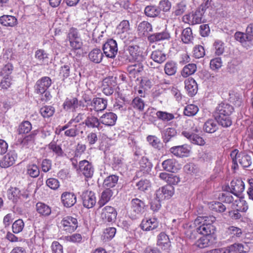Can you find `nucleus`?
<instances>
[{"label": "nucleus", "instance_id": "obj_1", "mask_svg": "<svg viewBox=\"0 0 253 253\" xmlns=\"http://www.w3.org/2000/svg\"><path fill=\"white\" fill-rule=\"evenodd\" d=\"M215 221L213 216H198L194 221V224L197 227V231L203 236H209L214 234L215 227L213 223Z\"/></svg>", "mask_w": 253, "mask_h": 253}, {"label": "nucleus", "instance_id": "obj_2", "mask_svg": "<svg viewBox=\"0 0 253 253\" xmlns=\"http://www.w3.org/2000/svg\"><path fill=\"white\" fill-rule=\"evenodd\" d=\"M78 227V220L76 217L70 215L62 218L60 221V229L66 233L74 232Z\"/></svg>", "mask_w": 253, "mask_h": 253}, {"label": "nucleus", "instance_id": "obj_3", "mask_svg": "<svg viewBox=\"0 0 253 253\" xmlns=\"http://www.w3.org/2000/svg\"><path fill=\"white\" fill-rule=\"evenodd\" d=\"M221 110L220 106L217 107L213 113L215 121L209 120L205 123L203 128L205 132L211 133L218 129L217 123L219 124L221 123Z\"/></svg>", "mask_w": 253, "mask_h": 253}, {"label": "nucleus", "instance_id": "obj_4", "mask_svg": "<svg viewBox=\"0 0 253 253\" xmlns=\"http://www.w3.org/2000/svg\"><path fill=\"white\" fill-rule=\"evenodd\" d=\"M102 50L107 58L114 59L118 50L117 42L112 39L107 40L103 45Z\"/></svg>", "mask_w": 253, "mask_h": 253}, {"label": "nucleus", "instance_id": "obj_5", "mask_svg": "<svg viewBox=\"0 0 253 253\" xmlns=\"http://www.w3.org/2000/svg\"><path fill=\"white\" fill-rule=\"evenodd\" d=\"M199 131L197 127H195L192 131L184 130L182 134L187 138L191 143L199 146H204L206 144L205 140L199 135L195 133Z\"/></svg>", "mask_w": 253, "mask_h": 253}, {"label": "nucleus", "instance_id": "obj_6", "mask_svg": "<svg viewBox=\"0 0 253 253\" xmlns=\"http://www.w3.org/2000/svg\"><path fill=\"white\" fill-rule=\"evenodd\" d=\"M118 213L115 208L106 206L102 208L100 218L103 222H112L116 220Z\"/></svg>", "mask_w": 253, "mask_h": 253}, {"label": "nucleus", "instance_id": "obj_7", "mask_svg": "<svg viewBox=\"0 0 253 253\" xmlns=\"http://www.w3.org/2000/svg\"><path fill=\"white\" fill-rule=\"evenodd\" d=\"M245 189V184L241 179H233L230 182V186L227 185L225 190L230 191L235 196H239Z\"/></svg>", "mask_w": 253, "mask_h": 253}, {"label": "nucleus", "instance_id": "obj_8", "mask_svg": "<svg viewBox=\"0 0 253 253\" xmlns=\"http://www.w3.org/2000/svg\"><path fill=\"white\" fill-rule=\"evenodd\" d=\"M175 192L174 188L171 185H165L156 192L157 198L163 201L170 199Z\"/></svg>", "mask_w": 253, "mask_h": 253}, {"label": "nucleus", "instance_id": "obj_9", "mask_svg": "<svg viewBox=\"0 0 253 253\" xmlns=\"http://www.w3.org/2000/svg\"><path fill=\"white\" fill-rule=\"evenodd\" d=\"M170 152L177 157H188L190 154L191 148L187 144L173 146L169 149Z\"/></svg>", "mask_w": 253, "mask_h": 253}, {"label": "nucleus", "instance_id": "obj_10", "mask_svg": "<svg viewBox=\"0 0 253 253\" xmlns=\"http://www.w3.org/2000/svg\"><path fill=\"white\" fill-rule=\"evenodd\" d=\"M159 226V221L155 217H144L140 224V228L144 231L156 229Z\"/></svg>", "mask_w": 253, "mask_h": 253}, {"label": "nucleus", "instance_id": "obj_11", "mask_svg": "<svg viewBox=\"0 0 253 253\" xmlns=\"http://www.w3.org/2000/svg\"><path fill=\"white\" fill-rule=\"evenodd\" d=\"M52 81L48 77H43L36 82L35 90L37 93L43 94L51 85Z\"/></svg>", "mask_w": 253, "mask_h": 253}, {"label": "nucleus", "instance_id": "obj_12", "mask_svg": "<svg viewBox=\"0 0 253 253\" xmlns=\"http://www.w3.org/2000/svg\"><path fill=\"white\" fill-rule=\"evenodd\" d=\"M84 206L87 209L93 208L96 203V197L93 192L86 190L81 196Z\"/></svg>", "mask_w": 253, "mask_h": 253}, {"label": "nucleus", "instance_id": "obj_13", "mask_svg": "<svg viewBox=\"0 0 253 253\" xmlns=\"http://www.w3.org/2000/svg\"><path fill=\"white\" fill-rule=\"evenodd\" d=\"M107 99L100 97L94 98L91 101L90 110L96 112H102L107 108Z\"/></svg>", "mask_w": 253, "mask_h": 253}, {"label": "nucleus", "instance_id": "obj_14", "mask_svg": "<svg viewBox=\"0 0 253 253\" xmlns=\"http://www.w3.org/2000/svg\"><path fill=\"white\" fill-rule=\"evenodd\" d=\"M61 201L65 207L71 208L76 203L77 196L73 192H64L61 194Z\"/></svg>", "mask_w": 253, "mask_h": 253}, {"label": "nucleus", "instance_id": "obj_15", "mask_svg": "<svg viewBox=\"0 0 253 253\" xmlns=\"http://www.w3.org/2000/svg\"><path fill=\"white\" fill-rule=\"evenodd\" d=\"M79 170L87 178H90L93 174V168L91 163L87 160H83L79 163Z\"/></svg>", "mask_w": 253, "mask_h": 253}, {"label": "nucleus", "instance_id": "obj_16", "mask_svg": "<svg viewBox=\"0 0 253 253\" xmlns=\"http://www.w3.org/2000/svg\"><path fill=\"white\" fill-rule=\"evenodd\" d=\"M17 158V155L12 152L6 154L0 160V167L2 168H7L13 165Z\"/></svg>", "mask_w": 253, "mask_h": 253}, {"label": "nucleus", "instance_id": "obj_17", "mask_svg": "<svg viewBox=\"0 0 253 253\" xmlns=\"http://www.w3.org/2000/svg\"><path fill=\"white\" fill-rule=\"evenodd\" d=\"M35 209L39 216L42 217H47L52 213L51 208L48 205L41 202H39L36 204Z\"/></svg>", "mask_w": 253, "mask_h": 253}, {"label": "nucleus", "instance_id": "obj_18", "mask_svg": "<svg viewBox=\"0 0 253 253\" xmlns=\"http://www.w3.org/2000/svg\"><path fill=\"white\" fill-rule=\"evenodd\" d=\"M79 102L76 97L70 96L66 98L62 106L66 111H75L79 107Z\"/></svg>", "mask_w": 253, "mask_h": 253}, {"label": "nucleus", "instance_id": "obj_19", "mask_svg": "<svg viewBox=\"0 0 253 253\" xmlns=\"http://www.w3.org/2000/svg\"><path fill=\"white\" fill-rule=\"evenodd\" d=\"M231 209L242 212H245L248 209V206L243 198L240 197L239 196H235L234 202H233L231 205Z\"/></svg>", "mask_w": 253, "mask_h": 253}, {"label": "nucleus", "instance_id": "obj_20", "mask_svg": "<svg viewBox=\"0 0 253 253\" xmlns=\"http://www.w3.org/2000/svg\"><path fill=\"white\" fill-rule=\"evenodd\" d=\"M157 245L162 250H169L171 242L169 236L164 232H161L157 236Z\"/></svg>", "mask_w": 253, "mask_h": 253}, {"label": "nucleus", "instance_id": "obj_21", "mask_svg": "<svg viewBox=\"0 0 253 253\" xmlns=\"http://www.w3.org/2000/svg\"><path fill=\"white\" fill-rule=\"evenodd\" d=\"M185 88L190 96H194L198 91V85L192 78H189L184 81Z\"/></svg>", "mask_w": 253, "mask_h": 253}, {"label": "nucleus", "instance_id": "obj_22", "mask_svg": "<svg viewBox=\"0 0 253 253\" xmlns=\"http://www.w3.org/2000/svg\"><path fill=\"white\" fill-rule=\"evenodd\" d=\"M117 116L113 112H108L100 117V123L107 126H113L116 124Z\"/></svg>", "mask_w": 253, "mask_h": 253}, {"label": "nucleus", "instance_id": "obj_23", "mask_svg": "<svg viewBox=\"0 0 253 253\" xmlns=\"http://www.w3.org/2000/svg\"><path fill=\"white\" fill-rule=\"evenodd\" d=\"M161 179L164 180L168 183V185H176L180 182V178L177 175L168 173L165 172H161L159 174Z\"/></svg>", "mask_w": 253, "mask_h": 253}, {"label": "nucleus", "instance_id": "obj_24", "mask_svg": "<svg viewBox=\"0 0 253 253\" xmlns=\"http://www.w3.org/2000/svg\"><path fill=\"white\" fill-rule=\"evenodd\" d=\"M152 31L151 25L147 21H142L138 26L137 33L140 37L148 36L149 32Z\"/></svg>", "mask_w": 253, "mask_h": 253}, {"label": "nucleus", "instance_id": "obj_25", "mask_svg": "<svg viewBox=\"0 0 253 253\" xmlns=\"http://www.w3.org/2000/svg\"><path fill=\"white\" fill-rule=\"evenodd\" d=\"M127 71L130 77L135 78L143 71V66L141 63H137L128 66Z\"/></svg>", "mask_w": 253, "mask_h": 253}, {"label": "nucleus", "instance_id": "obj_26", "mask_svg": "<svg viewBox=\"0 0 253 253\" xmlns=\"http://www.w3.org/2000/svg\"><path fill=\"white\" fill-rule=\"evenodd\" d=\"M113 191L112 189L105 188L102 192L100 198L98 202V205L99 208L102 207L107 203L113 196Z\"/></svg>", "mask_w": 253, "mask_h": 253}, {"label": "nucleus", "instance_id": "obj_27", "mask_svg": "<svg viewBox=\"0 0 253 253\" xmlns=\"http://www.w3.org/2000/svg\"><path fill=\"white\" fill-rule=\"evenodd\" d=\"M103 53L99 48L93 49L88 54L89 60L95 63H100L103 58Z\"/></svg>", "mask_w": 253, "mask_h": 253}, {"label": "nucleus", "instance_id": "obj_28", "mask_svg": "<svg viewBox=\"0 0 253 253\" xmlns=\"http://www.w3.org/2000/svg\"><path fill=\"white\" fill-rule=\"evenodd\" d=\"M119 176L115 174H112L106 177L103 181V186L105 188L111 189L115 187L118 183Z\"/></svg>", "mask_w": 253, "mask_h": 253}, {"label": "nucleus", "instance_id": "obj_29", "mask_svg": "<svg viewBox=\"0 0 253 253\" xmlns=\"http://www.w3.org/2000/svg\"><path fill=\"white\" fill-rule=\"evenodd\" d=\"M181 39L184 43H193L194 36L192 30L190 28H186L183 29L181 35Z\"/></svg>", "mask_w": 253, "mask_h": 253}, {"label": "nucleus", "instance_id": "obj_30", "mask_svg": "<svg viewBox=\"0 0 253 253\" xmlns=\"http://www.w3.org/2000/svg\"><path fill=\"white\" fill-rule=\"evenodd\" d=\"M131 208L136 213L139 214L143 212L145 204L144 201L138 199H133L131 201Z\"/></svg>", "mask_w": 253, "mask_h": 253}, {"label": "nucleus", "instance_id": "obj_31", "mask_svg": "<svg viewBox=\"0 0 253 253\" xmlns=\"http://www.w3.org/2000/svg\"><path fill=\"white\" fill-rule=\"evenodd\" d=\"M110 79H105L103 81L102 92L106 95H110L114 92V84Z\"/></svg>", "mask_w": 253, "mask_h": 253}, {"label": "nucleus", "instance_id": "obj_32", "mask_svg": "<svg viewBox=\"0 0 253 253\" xmlns=\"http://www.w3.org/2000/svg\"><path fill=\"white\" fill-rule=\"evenodd\" d=\"M176 161L174 159H169L165 160L162 164L163 169L167 171L174 172L176 170Z\"/></svg>", "mask_w": 253, "mask_h": 253}, {"label": "nucleus", "instance_id": "obj_33", "mask_svg": "<svg viewBox=\"0 0 253 253\" xmlns=\"http://www.w3.org/2000/svg\"><path fill=\"white\" fill-rule=\"evenodd\" d=\"M169 34L166 32L157 33L148 36V40L150 42L153 43L162 40H167L169 38Z\"/></svg>", "mask_w": 253, "mask_h": 253}, {"label": "nucleus", "instance_id": "obj_34", "mask_svg": "<svg viewBox=\"0 0 253 253\" xmlns=\"http://www.w3.org/2000/svg\"><path fill=\"white\" fill-rule=\"evenodd\" d=\"M130 105L133 109L139 112L143 111L145 106V102L139 96L135 97L132 99Z\"/></svg>", "mask_w": 253, "mask_h": 253}, {"label": "nucleus", "instance_id": "obj_35", "mask_svg": "<svg viewBox=\"0 0 253 253\" xmlns=\"http://www.w3.org/2000/svg\"><path fill=\"white\" fill-rule=\"evenodd\" d=\"M32 128L31 123L28 121H24L18 126L17 132L18 134H27Z\"/></svg>", "mask_w": 253, "mask_h": 253}, {"label": "nucleus", "instance_id": "obj_36", "mask_svg": "<svg viewBox=\"0 0 253 253\" xmlns=\"http://www.w3.org/2000/svg\"><path fill=\"white\" fill-rule=\"evenodd\" d=\"M197 71V65L194 63H189L182 69L181 74L183 77L187 78L194 74Z\"/></svg>", "mask_w": 253, "mask_h": 253}, {"label": "nucleus", "instance_id": "obj_37", "mask_svg": "<svg viewBox=\"0 0 253 253\" xmlns=\"http://www.w3.org/2000/svg\"><path fill=\"white\" fill-rule=\"evenodd\" d=\"M39 167L36 164H29L26 167V174L32 178H36L40 175Z\"/></svg>", "mask_w": 253, "mask_h": 253}, {"label": "nucleus", "instance_id": "obj_38", "mask_svg": "<svg viewBox=\"0 0 253 253\" xmlns=\"http://www.w3.org/2000/svg\"><path fill=\"white\" fill-rule=\"evenodd\" d=\"M48 149L51 151L57 157H61L64 155V152L61 147L55 141H52L48 145Z\"/></svg>", "mask_w": 253, "mask_h": 253}, {"label": "nucleus", "instance_id": "obj_39", "mask_svg": "<svg viewBox=\"0 0 253 253\" xmlns=\"http://www.w3.org/2000/svg\"><path fill=\"white\" fill-rule=\"evenodd\" d=\"M151 58L158 63H163L166 60V55L162 50H156L152 52Z\"/></svg>", "mask_w": 253, "mask_h": 253}, {"label": "nucleus", "instance_id": "obj_40", "mask_svg": "<svg viewBox=\"0 0 253 253\" xmlns=\"http://www.w3.org/2000/svg\"><path fill=\"white\" fill-rule=\"evenodd\" d=\"M100 121L97 117L94 116H88L84 121L86 126L89 128L97 127L99 129Z\"/></svg>", "mask_w": 253, "mask_h": 253}, {"label": "nucleus", "instance_id": "obj_41", "mask_svg": "<svg viewBox=\"0 0 253 253\" xmlns=\"http://www.w3.org/2000/svg\"><path fill=\"white\" fill-rule=\"evenodd\" d=\"M164 71L168 76L174 75L177 71L176 64L172 61L167 62L165 65Z\"/></svg>", "mask_w": 253, "mask_h": 253}, {"label": "nucleus", "instance_id": "obj_42", "mask_svg": "<svg viewBox=\"0 0 253 253\" xmlns=\"http://www.w3.org/2000/svg\"><path fill=\"white\" fill-rule=\"evenodd\" d=\"M128 51L132 58L134 60L139 59L142 54V51L137 45H129L128 47Z\"/></svg>", "mask_w": 253, "mask_h": 253}, {"label": "nucleus", "instance_id": "obj_43", "mask_svg": "<svg viewBox=\"0 0 253 253\" xmlns=\"http://www.w3.org/2000/svg\"><path fill=\"white\" fill-rule=\"evenodd\" d=\"M156 116L159 120L163 122H169L174 119L173 114L162 111H157Z\"/></svg>", "mask_w": 253, "mask_h": 253}, {"label": "nucleus", "instance_id": "obj_44", "mask_svg": "<svg viewBox=\"0 0 253 253\" xmlns=\"http://www.w3.org/2000/svg\"><path fill=\"white\" fill-rule=\"evenodd\" d=\"M0 23L4 26L13 27L17 23L16 17H0Z\"/></svg>", "mask_w": 253, "mask_h": 253}, {"label": "nucleus", "instance_id": "obj_45", "mask_svg": "<svg viewBox=\"0 0 253 253\" xmlns=\"http://www.w3.org/2000/svg\"><path fill=\"white\" fill-rule=\"evenodd\" d=\"M235 199V197H233L230 193H222V202L229 204L227 207L222 205V212L224 211L226 209H231V205L234 202Z\"/></svg>", "mask_w": 253, "mask_h": 253}, {"label": "nucleus", "instance_id": "obj_46", "mask_svg": "<svg viewBox=\"0 0 253 253\" xmlns=\"http://www.w3.org/2000/svg\"><path fill=\"white\" fill-rule=\"evenodd\" d=\"M199 111V108L194 104L187 105L184 108L183 113L185 116L192 117L195 116Z\"/></svg>", "mask_w": 253, "mask_h": 253}, {"label": "nucleus", "instance_id": "obj_47", "mask_svg": "<svg viewBox=\"0 0 253 253\" xmlns=\"http://www.w3.org/2000/svg\"><path fill=\"white\" fill-rule=\"evenodd\" d=\"M238 162L244 168H247L251 166L252 159L250 156L244 154H240L238 155Z\"/></svg>", "mask_w": 253, "mask_h": 253}, {"label": "nucleus", "instance_id": "obj_48", "mask_svg": "<svg viewBox=\"0 0 253 253\" xmlns=\"http://www.w3.org/2000/svg\"><path fill=\"white\" fill-rule=\"evenodd\" d=\"M55 109L52 106H44L40 109V113L43 118H49L53 116Z\"/></svg>", "mask_w": 253, "mask_h": 253}, {"label": "nucleus", "instance_id": "obj_49", "mask_svg": "<svg viewBox=\"0 0 253 253\" xmlns=\"http://www.w3.org/2000/svg\"><path fill=\"white\" fill-rule=\"evenodd\" d=\"M25 226V223L22 219L16 220L12 225V232L14 234L21 232Z\"/></svg>", "mask_w": 253, "mask_h": 253}, {"label": "nucleus", "instance_id": "obj_50", "mask_svg": "<svg viewBox=\"0 0 253 253\" xmlns=\"http://www.w3.org/2000/svg\"><path fill=\"white\" fill-rule=\"evenodd\" d=\"M243 252H244V250L242 244H235L226 248L223 253H237Z\"/></svg>", "mask_w": 253, "mask_h": 253}, {"label": "nucleus", "instance_id": "obj_51", "mask_svg": "<svg viewBox=\"0 0 253 253\" xmlns=\"http://www.w3.org/2000/svg\"><path fill=\"white\" fill-rule=\"evenodd\" d=\"M13 70V65L10 63L6 64L0 72V76L2 77H11V74Z\"/></svg>", "mask_w": 253, "mask_h": 253}, {"label": "nucleus", "instance_id": "obj_52", "mask_svg": "<svg viewBox=\"0 0 253 253\" xmlns=\"http://www.w3.org/2000/svg\"><path fill=\"white\" fill-rule=\"evenodd\" d=\"M171 7V3L169 0H161L159 3L158 9H159V14H161V12H167L169 11Z\"/></svg>", "mask_w": 253, "mask_h": 253}, {"label": "nucleus", "instance_id": "obj_53", "mask_svg": "<svg viewBox=\"0 0 253 253\" xmlns=\"http://www.w3.org/2000/svg\"><path fill=\"white\" fill-rule=\"evenodd\" d=\"M182 20L184 22L192 25L205 22V20H203V17H182Z\"/></svg>", "mask_w": 253, "mask_h": 253}, {"label": "nucleus", "instance_id": "obj_54", "mask_svg": "<svg viewBox=\"0 0 253 253\" xmlns=\"http://www.w3.org/2000/svg\"><path fill=\"white\" fill-rule=\"evenodd\" d=\"M235 38L240 42L244 46H245L247 42L252 41V38L248 35L242 32H236L235 34Z\"/></svg>", "mask_w": 253, "mask_h": 253}, {"label": "nucleus", "instance_id": "obj_55", "mask_svg": "<svg viewBox=\"0 0 253 253\" xmlns=\"http://www.w3.org/2000/svg\"><path fill=\"white\" fill-rule=\"evenodd\" d=\"M48 54L42 49H38L35 52V58L42 63L48 61Z\"/></svg>", "mask_w": 253, "mask_h": 253}, {"label": "nucleus", "instance_id": "obj_56", "mask_svg": "<svg viewBox=\"0 0 253 253\" xmlns=\"http://www.w3.org/2000/svg\"><path fill=\"white\" fill-rule=\"evenodd\" d=\"M193 55L197 59L203 57L205 55V50L204 47L201 45H196L193 50Z\"/></svg>", "mask_w": 253, "mask_h": 253}, {"label": "nucleus", "instance_id": "obj_57", "mask_svg": "<svg viewBox=\"0 0 253 253\" xmlns=\"http://www.w3.org/2000/svg\"><path fill=\"white\" fill-rule=\"evenodd\" d=\"M70 67L69 65H64L60 67L59 76L62 80L64 81L67 79L70 76Z\"/></svg>", "mask_w": 253, "mask_h": 253}, {"label": "nucleus", "instance_id": "obj_58", "mask_svg": "<svg viewBox=\"0 0 253 253\" xmlns=\"http://www.w3.org/2000/svg\"><path fill=\"white\" fill-rule=\"evenodd\" d=\"M210 66L212 71L218 72L221 67V58L216 57L212 59L210 61Z\"/></svg>", "mask_w": 253, "mask_h": 253}, {"label": "nucleus", "instance_id": "obj_59", "mask_svg": "<svg viewBox=\"0 0 253 253\" xmlns=\"http://www.w3.org/2000/svg\"><path fill=\"white\" fill-rule=\"evenodd\" d=\"M174 11L173 13L176 16L181 15L184 13L185 12L187 6L185 2L181 1L177 3L176 6L174 7Z\"/></svg>", "mask_w": 253, "mask_h": 253}, {"label": "nucleus", "instance_id": "obj_60", "mask_svg": "<svg viewBox=\"0 0 253 253\" xmlns=\"http://www.w3.org/2000/svg\"><path fill=\"white\" fill-rule=\"evenodd\" d=\"M177 134L176 130L173 127H169L167 128L164 132V140L167 142L170 140V139L174 137Z\"/></svg>", "mask_w": 253, "mask_h": 253}, {"label": "nucleus", "instance_id": "obj_61", "mask_svg": "<svg viewBox=\"0 0 253 253\" xmlns=\"http://www.w3.org/2000/svg\"><path fill=\"white\" fill-rule=\"evenodd\" d=\"M66 241L73 243H81L83 240L82 236L79 233H74L71 235L65 236Z\"/></svg>", "mask_w": 253, "mask_h": 253}, {"label": "nucleus", "instance_id": "obj_62", "mask_svg": "<svg viewBox=\"0 0 253 253\" xmlns=\"http://www.w3.org/2000/svg\"><path fill=\"white\" fill-rule=\"evenodd\" d=\"M137 189L144 192L151 187V183L147 179H141L136 183Z\"/></svg>", "mask_w": 253, "mask_h": 253}, {"label": "nucleus", "instance_id": "obj_63", "mask_svg": "<svg viewBox=\"0 0 253 253\" xmlns=\"http://www.w3.org/2000/svg\"><path fill=\"white\" fill-rule=\"evenodd\" d=\"M145 14L146 16H158L159 14V9L155 5H148L145 8Z\"/></svg>", "mask_w": 253, "mask_h": 253}, {"label": "nucleus", "instance_id": "obj_64", "mask_svg": "<svg viewBox=\"0 0 253 253\" xmlns=\"http://www.w3.org/2000/svg\"><path fill=\"white\" fill-rule=\"evenodd\" d=\"M79 38H80V37L78 29L74 27L70 28L67 35V40L69 41Z\"/></svg>", "mask_w": 253, "mask_h": 253}]
</instances>
